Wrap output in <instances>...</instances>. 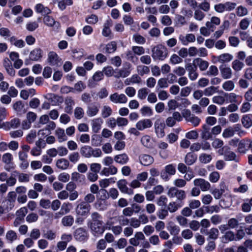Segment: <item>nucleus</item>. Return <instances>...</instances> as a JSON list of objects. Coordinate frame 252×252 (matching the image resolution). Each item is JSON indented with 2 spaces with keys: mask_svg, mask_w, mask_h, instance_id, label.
<instances>
[{
  "mask_svg": "<svg viewBox=\"0 0 252 252\" xmlns=\"http://www.w3.org/2000/svg\"><path fill=\"white\" fill-rule=\"evenodd\" d=\"M180 207L181 206L179 205L177 202L175 201H172L168 204L167 209L170 213H173L177 211Z\"/></svg>",
  "mask_w": 252,
  "mask_h": 252,
  "instance_id": "nucleus-53",
  "label": "nucleus"
},
{
  "mask_svg": "<svg viewBox=\"0 0 252 252\" xmlns=\"http://www.w3.org/2000/svg\"><path fill=\"white\" fill-rule=\"evenodd\" d=\"M74 236L76 240L83 242L87 240L88 234L85 229L80 227L76 229L74 232Z\"/></svg>",
  "mask_w": 252,
  "mask_h": 252,
  "instance_id": "nucleus-11",
  "label": "nucleus"
},
{
  "mask_svg": "<svg viewBox=\"0 0 252 252\" xmlns=\"http://www.w3.org/2000/svg\"><path fill=\"white\" fill-rule=\"evenodd\" d=\"M13 158L12 155L10 153H6L4 154L2 156V161L6 164L5 169L7 171H9L10 168L7 167V165H10L12 160Z\"/></svg>",
  "mask_w": 252,
  "mask_h": 252,
  "instance_id": "nucleus-28",
  "label": "nucleus"
},
{
  "mask_svg": "<svg viewBox=\"0 0 252 252\" xmlns=\"http://www.w3.org/2000/svg\"><path fill=\"white\" fill-rule=\"evenodd\" d=\"M116 179L114 178H106L100 180L99 181V185L102 188H107L111 183L115 182Z\"/></svg>",
  "mask_w": 252,
  "mask_h": 252,
  "instance_id": "nucleus-41",
  "label": "nucleus"
},
{
  "mask_svg": "<svg viewBox=\"0 0 252 252\" xmlns=\"http://www.w3.org/2000/svg\"><path fill=\"white\" fill-rule=\"evenodd\" d=\"M72 208V204L69 202H64L63 204L61 211L64 215L70 212Z\"/></svg>",
  "mask_w": 252,
  "mask_h": 252,
  "instance_id": "nucleus-59",
  "label": "nucleus"
},
{
  "mask_svg": "<svg viewBox=\"0 0 252 252\" xmlns=\"http://www.w3.org/2000/svg\"><path fill=\"white\" fill-rule=\"evenodd\" d=\"M179 40L183 45L187 46L189 43L195 41V36L192 33H187L186 35L180 34L179 36Z\"/></svg>",
  "mask_w": 252,
  "mask_h": 252,
  "instance_id": "nucleus-10",
  "label": "nucleus"
},
{
  "mask_svg": "<svg viewBox=\"0 0 252 252\" xmlns=\"http://www.w3.org/2000/svg\"><path fill=\"white\" fill-rule=\"evenodd\" d=\"M212 159V156L206 154H201L199 157V161L205 164L210 162Z\"/></svg>",
  "mask_w": 252,
  "mask_h": 252,
  "instance_id": "nucleus-60",
  "label": "nucleus"
},
{
  "mask_svg": "<svg viewBox=\"0 0 252 252\" xmlns=\"http://www.w3.org/2000/svg\"><path fill=\"white\" fill-rule=\"evenodd\" d=\"M153 123L150 119H144L137 122L135 125L136 128L140 131L150 128Z\"/></svg>",
  "mask_w": 252,
  "mask_h": 252,
  "instance_id": "nucleus-12",
  "label": "nucleus"
},
{
  "mask_svg": "<svg viewBox=\"0 0 252 252\" xmlns=\"http://www.w3.org/2000/svg\"><path fill=\"white\" fill-rule=\"evenodd\" d=\"M86 88L85 84L82 81H80L75 84L74 86L73 92L75 91L77 92H81Z\"/></svg>",
  "mask_w": 252,
  "mask_h": 252,
  "instance_id": "nucleus-63",
  "label": "nucleus"
},
{
  "mask_svg": "<svg viewBox=\"0 0 252 252\" xmlns=\"http://www.w3.org/2000/svg\"><path fill=\"white\" fill-rule=\"evenodd\" d=\"M80 157L78 152H73L68 156V159L71 162L77 163L80 159Z\"/></svg>",
  "mask_w": 252,
  "mask_h": 252,
  "instance_id": "nucleus-62",
  "label": "nucleus"
},
{
  "mask_svg": "<svg viewBox=\"0 0 252 252\" xmlns=\"http://www.w3.org/2000/svg\"><path fill=\"white\" fill-rule=\"evenodd\" d=\"M167 229L170 232V234L174 236L178 235L180 231V227L172 222L168 224L167 226Z\"/></svg>",
  "mask_w": 252,
  "mask_h": 252,
  "instance_id": "nucleus-27",
  "label": "nucleus"
},
{
  "mask_svg": "<svg viewBox=\"0 0 252 252\" xmlns=\"http://www.w3.org/2000/svg\"><path fill=\"white\" fill-rule=\"evenodd\" d=\"M141 143L143 146L148 149H152L154 146V142L153 138L148 135H145L141 138Z\"/></svg>",
  "mask_w": 252,
  "mask_h": 252,
  "instance_id": "nucleus-19",
  "label": "nucleus"
},
{
  "mask_svg": "<svg viewBox=\"0 0 252 252\" xmlns=\"http://www.w3.org/2000/svg\"><path fill=\"white\" fill-rule=\"evenodd\" d=\"M193 184L196 187H199L202 191H206L210 189L211 185L210 183L202 178L195 179L193 181Z\"/></svg>",
  "mask_w": 252,
  "mask_h": 252,
  "instance_id": "nucleus-5",
  "label": "nucleus"
},
{
  "mask_svg": "<svg viewBox=\"0 0 252 252\" xmlns=\"http://www.w3.org/2000/svg\"><path fill=\"white\" fill-rule=\"evenodd\" d=\"M117 186L120 190L124 193L132 194L133 191L132 189H128L127 186V183L125 179L120 180L117 182Z\"/></svg>",
  "mask_w": 252,
  "mask_h": 252,
  "instance_id": "nucleus-13",
  "label": "nucleus"
},
{
  "mask_svg": "<svg viewBox=\"0 0 252 252\" xmlns=\"http://www.w3.org/2000/svg\"><path fill=\"white\" fill-rule=\"evenodd\" d=\"M9 41L12 45L17 48H22L25 46V43L23 40L18 39L15 36L10 37Z\"/></svg>",
  "mask_w": 252,
  "mask_h": 252,
  "instance_id": "nucleus-31",
  "label": "nucleus"
},
{
  "mask_svg": "<svg viewBox=\"0 0 252 252\" xmlns=\"http://www.w3.org/2000/svg\"><path fill=\"white\" fill-rule=\"evenodd\" d=\"M74 218L71 215H67L63 217L62 219V224L66 227H70L74 223Z\"/></svg>",
  "mask_w": 252,
  "mask_h": 252,
  "instance_id": "nucleus-37",
  "label": "nucleus"
},
{
  "mask_svg": "<svg viewBox=\"0 0 252 252\" xmlns=\"http://www.w3.org/2000/svg\"><path fill=\"white\" fill-rule=\"evenodd\" d=\"M108 206L107 202L104 199H100L98 198L97 201L95 203V207L97 209L99 210H104L107 208Z\"/></svg>",
  "mask_w": 252,
  "mask_h": 252,
  "instance_id": "nucleus-46",
  "label": "nucleus"
},
{
  "mask_svg": "<svg viewBox=\"0 0 252 252\" xmlns=\"http://www.w3.org/2000/svg\"><path fill=\"white\" fill-rule=\"evenodd\" d=\"M109 98L114 103H126L127 101V98L123 94H119L115 93L111 94Z\"/></svg>",
  "mask_w": 252,
  "mask_h": 252,
  "instance_id": "nucleus-8",
  "label": "nucleus"
},
{
  "mask_svg": "<svg viewBox=\"0 0 252 252\" xmlns=\"http://www.w3.org/2000/svg\"><path fill=\"white\" fill-rule=\"evenodd\" d=\"M91 210V206L84 202L77 205L75 211L77 216L86 217Z\"/></svg>",
  "mask_w": 252,
  "mask_h": 252,
  "instance_id": "nucleus-3",
  "label": "nucleus"
},
{
  "mask_svg": "<svg viewBox=\"0 0 252 252\" xmlns=\"http://www.w3.org/2000/svg\"><path fill=\"white\" fill-rule=\"evenodd\" d=\"M224 242L236 241L235 235L232 231H227L223 237Z\"/></svg>",
  "mask_w": 252,
  "mask_h": 252,
  "instance_id": "nucleus-52",
  "label": "nucleus"
},
{
  "mask_svg": "<svg viewBox=\"0 0 252 252\" xmlns=\"http://www.w3.org/2000/svg\"><path fill=\"white\" fill-rule=\"evenodd\" d=\"M5 238L8 242L12 243L17 239V235L15 231L10 230L6 232Z\"/></svg>",
  "mask_w": 252,
  "mask_h": 252,
  "instance_id": "nucleus-43",
  "label": "nucleus"
},
{
  "mask_svg": "<svg viewBox=\"0 0 252 252\" xmlns=\"http://www.w3.org/2000/svg\"><path fill=\"white\" fill-rule=\"evenodd\" d=\"M130 73V65L127 68H123L114 75L116 78H125L128 76Z\"/></svg>",
  "mask_w": 252,
  "mask_h": 252,
  "instance_id": "nucleus-39",
  "label": "nucleus"
},
{
  "mask_svg": "<svg viewBox=\"0 0 252 252\" xmlns=\"http://www.w3.org/2000/svg\"><path fill=\"white\" fill-rule=\"evenodd\" d=\"M167 56L166 48L162 45H159L154 48L152 50V57L154 59L164 60Z\"/></svg>",
  "mask_w": 252,
  "mask_h": 252,
  "instance_id": "nucleus-1",
  "label": "nucleus"
},
{
  "mask_svg": "<svg viewBox=\"0 0 252 252\" xmlns=\"http://www.w3.org/2000/svg\"><path fill=\"white\" fill-rule=\"evenodd\" d=\"M20 124V120L18 118H14L10 122H6L3 123L4 128L6 130L17 128Z\"/></svg>",
  "mask_w": 252,
  "mask_h": 252,
  "instance_id": "nucleus-21",
  "label": "nucleus"
},
{
  "mask_svg": "<svg viewBox=\"0 0 252 252\" xmlns=\"http://www.w3.org/2000/svg\"><path fill=\"white\" fill-rule=\"evenodd\" d=\"M193 63L195 67L198 66L201 71L206 70L209 66V63L207 61L199 58L193 60Z\"/></svg>",
  "mask_w": 252,
  "mask_h": 252,
  "instance_id": "nucleus-20",
  "label": "nucleus"
},
{
  "mask_svg": "<svg viewBox=\"0 0 252 252\" xmlns=\"http://www.w3.org/2000/svg\"><path fill=\"white\" fill-rule=\"evenodd\" d=\"M149 92V90L147 88H141L138 91L137 96L140 99L143 100L146 98Z\"/></svg>",
  "mask_w": 252,
  "mask_h": 252,
  "instance_id": "nucleus-56",
  "label": "nucleus"
},
{
  "mask_svg": "<svg viewBox=\"0 0 252 252\" xmlns=\"http://www.w3.org/2000/svg\"><path fill=\"white\" fill-rule=\"evenodd\" d=\"M155 129L157 136L159 138H162L165 135V125L159 120H157L155 123Z\"/></svg>",
  "mask_w": 252,
  "mask_h": 252,
  "instance_id": "nucleus-9",
  "label": "nucleus"
},
{
  "mask_svg": "<svg viewBox=\"0 0 252 252\" xmlns=\"http://www.w3.org/2000/svg\"><path fill=\"white\" fill-rule=\"evenodd\" d=\"M42 50L39 48H36L30 52L29 58L32 61H38L42 57Z\"/></svg>",
  "mask_w": 252,
  "mask_h": 252,
  "instance_id": "nucleus-15",
  "label": "nucleus"
},
{
  "mask_svg": "<svg viewBox=\"0 0 252 252\" xmlns=\"http://www.w3.org/2000/svg\"><path fill=\"white\" fill-rule=\"evenodd\" d=\"M220 178V175L218 172L213 171L209 176V181L213 183H217Z\"/></svg>",
  "mask_w": 252,
  "mask_h": 252,
  "instance_id": "nucleus-61",
  "label": "nucleus"
},
{
  "mask_svg": "<svg viewBox=\"0 0 252 252\" xmlns=\"http://www.w3.org/2000/svg\"><path fill=\"white\" fill-rule=\"evenodd\" d=\"M235 87V84L232 80L225 81L222 85V88L226 91H232Z\"/></svg>",
  "mask_w": 252,
  "mask_h": 252,
  "instance_id": "nucleus-45",
  "label": "nucleus"
},
{
  "mask_svg": "<svg viewBox=\"0 0 252 252\" xmlns=\"http://www.w3.org/2000/svg\"><path fill=\"white\" fill-rule=\"evenodd\" d=\"M196 157L191 153H188L185 157V162L188 165H191L195 162Z\"/></svg>",
  "mask_w": 252,
  "mask_h": 252,
  "instance_id": "nucleus-64",
  "label": "nucleus"
},
{
  "mask_svg": "<svg viewBox=\"0 0 252 252\" xmlns=\"http://www.w3.org/2000/svg\"><path fill=\"white\" fill-rule=\"evenodd\" d=\"M111 24L109 21H107L104 24L103 29L102 32V34L105 37H108L111 34V30L110 29Z\"/></svg>",
  "mask_w": 252,
  "mask_h": 252,
  "instance_id": "nucleus-51",
  "label": "nucleus"
},
{
  "mask_svg": "<svg viewBox=\"0 0 252 252\" xmlns=\"http://www.w3.org/2000/svg\"><path fill=\"white\" fill-rule=\"evenodd\" d=\"M103 121L101 118H96L91 121V125L92 130L94 133H97L100 130Z\"/></svg>",
  "mask_w": 252,
  "mask_h": 252,
  "instance_id": "nucleus-17",
  "label": "nucleus"
},
{
  "mask_svg": "<svg viewBox=\"0 0 252 252\" xmlns=\"http://www.w3.org/2000/svg\"><path fill=\"white\" fill-rule=\"evenodd\" d=\"M140 111L143 116H151L153 114V110L151 108V107L144 106L141 108Z\"/></svg>",
  "mask_w": 252,
  "mask_h": 252,
  "instance_id": "nucleus-54",
  "label": "nucleus"
},
{
  "mask_svg": "<svg viewBox=\"0 0 252 252\" xmlns=\"http://www.w3.org/2000/svg\"><path fill=\"white\" fill-rule=\"evenodd\" d=\"M139 161L141 164L148 166L152 164L154 161L153 157L147 154H142L139 156Z\"/></svg>",
  "mask_w": 252,
  "mask_h": 252,
  "instance_id": "nucleus-24",
  "label": "nucleus"
},
{
  "mask_svg": "<svg viewBox=\"0 0 252 252\" xmlns=\"http://www.w3.org/2000/svg\"><path fill=\"white\" fill-rule=\"evenodd\" d=\"M72 4V0H61L58 2V7L61 10H63L65 9L66 6H70Z\"/></svg>",
  "mask_w": 252,
  "mask_h": 252,
  "instance_id": "nucleus-55",
  "label": "nucleus"
},
{
  "mask_svg": "<svg viewBox=\"0 0 252 252\" xmlns=\"http://www.w3.org/2000/svg\"><path fill=\"white\" fill-rule=\"evenodd\" d=\"M233 58V56L229 53H223L217 57L218 61L222 63L230 62Z\"/></svg>",
  "mask_w": 252,
  "mask_h": 252,
  "instance_id": "nucleus-33",
  "label": "nucleus"
},
{
  "mask_svg": "<svg viewBox=\"0 0 252 252\" xmlns=\"http://www.w3.org/2000/svg\"><path fill=\"white\" fill-rule=\"evenodd\" d=\"M103 224V221L91 223L90 228L94 235L98 236L102 234L104 232L105 228Z\"/></svg>",
  "mask_w": 252,
  "mask_h": 252,
  "instance_id": "nucleus-4",
  "label": "nucleus"
},
{
  "mask_svg": "<svg viewBox=\"0 0 252 252\" xmlns=\"http://www.w3.org/2000/svg\"><path fill=\"white\" fill-rule=\"evenodd\" d=\"M35 10L36 12L41 13L42 14H48L51 12L49 8L44 6L41 3L37 4L35 6Z\"/></svg>",
  "mask_w": 252,
  "mask_h": 252,
  "instance_id": "nucleus-38",
  "label": "nucleus"
},
{
  "mask_svg": "<svg viewBox=\"0 0 252 252\" xmlns=\"http://www.w3.org/2000/svg\"><path fill=\"white\" fill-rule=\"evenodd\" d=\"M222 150L224 151V153H222L221 155H223L225 160H234L235 162H238L239 161V158L237 157L235 153L231 151L230 148L228 147H223Z\"/></svg>",
  "mask_w": 252,
  "mask_h": 252,
  "instance_id": "nucleus-7",
  "label": "nucleus"
},
{
  "mask_svg": "<svg viewBox=\"0 0 252 252\" xmlns=\"http://www.w3.org/2000/svg\"><path fill=\"white\" fill-rule=\"evenodd\" d=\"M221 77L224 79H230L232 75V71L231 68L225 65H221L220 67Z\"/></svg>",
  "mask_w": 252,
  "mask_h": 252,
  "instance_id": "nucleus-16",
  "label": "nucleus"
},
{
  "mask_svg": "<svg viewBox=\"0 0 252 252\" xmlns=\"http://www.w3.org/2000/svg\"><path fill=\"white\" fill-rule=\"evenodd\" d=\"M234 135V131L231 126L228 127L224 129L222 133V137L225 138H230Z\"/></svg>",
  "mask_w": 252,
  "mask_h": 252,
  "instance_id": "nucleus-57",
  "label": "nucleus"
},
{
  "mask_svg": "<svg viewBox=\"0 0 252 252\" xmlns=\"http://www.w3.org/2000/svg\"><path fill=\"white\" fill-rule=\"evenodd\" d=\"M218 92L217 87L214 86H210L205 88L203 90L204 94L205 96H210L213 95Z\"/></svg>",
  "mask_w": 252,
  "mask_h": 252,
  "instance_id": "nucleus-48",
  "label": "nucleus"
},
{
  "mask_svg": "<svg viewBox=\"0 0 252 252\" xmlns=\"http://www.w3.org/2000/svg\"><path fill=\"white\" fill-rule=\"evenodd\" d=\"M55 133L59 143L63 142L67 140V137L64 133V130L63 129L58 127L56 130Z\"/></svg>",
  "mask_w": 252,
  "mask_h": 252,
  "instance_id": "nucleus-26",
  "label": "nucleus"
},
{
  "mask_svg": "<svg viewBox=\"0 0 252 252\" xmlns=\"http://www.w3.org/2000/svg\"><path fill=\"white\" fill-rule=\"evenodd\" d=\"M55 165L59 169L65 170L69 168L70 162L68 159L65 158H61L55 161Z\"/></svg>",
  "mask_w": 252,
  "mask_h": 252,
  "instance_id": "nucleus-14",
  "label": "nucleus"
},
{
  "mask_svg": "<svg viewBox=\"0 0 252 252\" xmlns=\"http://www.w3.org/2000/svg\"><path fill=\"white\" fill-rule=\"evenodd\" d=\"M43 237L49 240H53L56 237V234L52 230H48L43 232Z\"/></svg>",
  "mask_w": 252,
  "mask_h": 252,
  "instance_id": "nucleus-50",
  "label": "nucleus"
},
{
  "mask_svg": "<svg viewBox=\"0 0 252 252\" xmlns=\"http://www.w3.org/2000/svg\"><path fill=\"white\" fill-rule=\"evenodd\" d=\"M114 159L118 163L125 164L128 162L129 158L126 154H122L115 156Z\"/></svg>",
  "mask_w": 252,
  "mask_h": 252,
  "instance_id": "nucleus-30",
  "label": "nucleus"
},
{
  "mask_svg": "<svg viewBox=\"0 0 252 252\" xmlns=\"http://www.w3.org/2000/svg\"><path fill=\"white\" fill-rule=\"evenodd\" d=\"M244 66V63L238 60H235L232 63V67L236 72L241 71Z\"/></svg>",
  "mask_w": 252,
  "mask_h": 252,
  "instance_id": "nucleus-44",
  "label": "nucleus"
},
{
  "mask_svg": "<svg viewBox=\"0 0 252 252\" xmlns=\"http://www.w3.org/2000/svg\"><path fill=\"white\" fill-rule=\"evenodd\" d=\"M43 22L47 26H54L57 29H59L60 26L59 22H56L53 17L48 15L44 17Z\"/></svg>",
  "mask_w": 252,
  "mask_h": 252,
  "instance_id": "nucleus-25",
  "label": "nucleus"
},
{
  "mask_svg": "<svg viewBox=\"0 0 252 252\" xmlns=\"http://www.w3.org/2000/svg\"><path fill=\"white\" fill-rule=\"evenodd\" d=\"M118 172V169L114 165H110L107 167H104L100 172V175L109 176L116 175Z\"/></svg>",
  "mask_w": 252,
  "mask_h": 252,
  "instance_id": "nucleus-23",
  "label": "nucleus"
},
{
  "mask_svg": "<svg viewBox=\"0 0 252 252\" xmlns=\"http://www.w3.org/2000/svg\"><path fill=\"white\" fill-rule=\"evenodd\" d=\"M242 123L246 128H249L252 126V115L247 114L243 116Z\"/></svg>",
  "mask_w": 252,
  "mask_h": 252,
  "instance_id": "nucleus-35",
  "label": "nucleus"
},
{
  "mask_svg": "<svg viewBox=\"0 0 252 252\" xmlns=\"http://www.w3.org/2000/svg\"><path fill=\"white\" fill-rule=\"evenodd\" d=\"M92 149L90 146H83L80 149V153L83 157L90 158L91 157Z\"/></svg>",
  "mask_w": 252,
  "mask_h": 252,
  "instance_id": "nucleus-34",
  "label": "nucleus"
},
{
  "mask_svg": "<svg viewBox=\"0 0 252 252\" xmlns=\"http://www.w3.org/2000/svg\"><path fill=\"white\" fill-rule=\"evenodd\" d=\"M170 198L176 197L178 200H183L186 197V194L184 190L179 189L175 187H171L167 193Z\"/></svg>",
  "mask_w": 252,
  "mask_h": 252,
  "instance_id": "nucleus-2",
  "label": "nucleus"
},
{
  "mask_svg": "<svg viewBox=\"0 0 252 252\" xmlns=\"http://www.w3.org/2000/svg\"><path fill=\"white\" fill-rule=\"evenodd\" d=\"M99 111V108L97 106L94 104L89 105L86 111V114L89 117H92L96 116Z\"/></svg>",
  "mask_w": 252,
  "mask_h": 252,
  "instance_id": "nucleus-29",
  "label": "nucleus"
},
{
  "mask_svg": "<svg viewBox=\"0 0 252 252\" xmlns=\"http://www.w3.org/2000/svg\"><path fill=\"white\" fill-rule=\"evenodd\" d=\"M11 32L10 30L5 27H0V36L3 37L4 39L10 38Z\"/></svg>",
  "mask_w": 252,
  "mask_h": 252,
  "instance_id": "nucleus-47",
  "label": "nucleus"
},
{
  "mask_svg": "<svg viewBox=\"0 0 252 252\" xmlns=\"http://www.w3.org/2000/svg\"><path fill=\"white\" fill-rule=\"evenodd\" d=\"M145 239V236L141 232H137L133 237L129 240V243L134 246H137L140 244V241Z\"/></svg>",
  "mask_w": 252,
  "mask_h": 252,
  "instance_id": "nucleus-18",
  "label": "nucleus"
},
{
  "mask_svg": "<svg viewBox=\"0 0 252 252\" xmlns=\"http://www.w3.org/2000/svg\"><path fill=\"white\" fill-rule=\"evenodd\" d=\"M225 95L227 96V99L230 103H239L241 102V101H239V98L242 99V96L236 94L235 93H232L230 94H225Z\"/></svg>",
  "mask_w": 252,
  "mask_h": 252,
  "instance_id": "nucleus-42",
  "label": "nucleus"
},
{
  "mask_svg": "<svg viewBox=\"0 0 252 252\" xmlns=\"http://www.w3.org/2000/svg\"><path fill=\"white\" fill-rule=\"evenodd\" d=\"M188 71V76L191 81L195 80L198 77V73L196 71V67H193L191 63H189L186 66Z\"/></svg>",
  "mask_w": 252,
  "mask_h": 252,
  "instance_id": "nucleus-22",
  "label": "nucleus"
},
{
  "mask_svg": "<svg viewBox=\"0 0 252 252\" xmlns=\"http://www.w3.org/2000/svg\"><path fill=\"white\" fill-rule=\"evenodd\" d=\"M35 94V90L33 88L29 90H22L20 92V95L23 99L27 100L29 96H32Z\"/></svg>",
  "mask_w": 252,
  "mask_h": 252,
  "instance_id": "nucleus-32",
  "label": "nucleus"
},
{
  "mask_svg": "<svg viewBox=\"0 0 252 252\" xmlns=\"http://www.w3.org/2000/svg\"><path fill=\"white\" fill-rule=\"evenodd\" d=\"M47 60L50 64L52 66H59L62 64L61 59L53 51L48 53Z\"/></svg>",
  "mask_w": 252,
  "mask_h": 252,
  "instance_id": "nucleus-6",
  "label": "nucleus"
},
{
  "mask_svg": "<svg viewBox=\"0 0 252 252\" xmlns=\"http://www.w3.org/2000/svg\"><path fill=\"white\" fill-rule=\"evenodd\" d=\"M117 49V43L115 41H112L106 46V52L108 53H114Z\"/></svg>",
  "mask_w": 252,
  "mask_h": 252,
  "instance_id": "nucleus-58",
  "label": "nucleus"
},
{
  "mask_svg": "<svg viewBox=\"0 0 252 252\" xmlns=\"http://www.w3.org/2000/svg\"><path fill=\"white\" fill-rule=\"evenodd\" d=\"M201 135L202 139L208 140L212 139L213 135L212 133H211V131H210V128L207 126L204 125Z\"/></svg>",
  "mask_w": 252,
  "mask_h": 252,
  "instance_id": "nucleus-40",
  "label": "nucleus"
},
{
  "mask_svg": "<svg viewBox=\"0 0 252 252\" xmlns=\"http://www.w3.org/2000/svg\"><path fill=\"white\" fill-rule=\"evenodd\" d=\"M137 73L141 76L147 74L150 72L149 68L143 65H139L136 67Z\"/></svg>",
  "mask_w": 252,
  "mask_h": 252,
  "instance_id": "nucleus-49",
  "label": "nucleus"
},
{
  "mask_svg": "<svg viewBox=\"0 0 252 252\" xmlns=\"http://www.w3.org/2000/svg\"><path fill=\"white\" fill-rule=\"evenodd\" d=\"M112 112V109L110 106L105 105L101 107V115L103 118L105 119L110 116Z\"/></svg>",
  "mask_w": 252,
  "mask_h": 252,
  "instance_id": "nucleus-36",
  "label": "nucleus"
}]
</instances>
